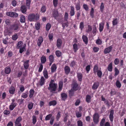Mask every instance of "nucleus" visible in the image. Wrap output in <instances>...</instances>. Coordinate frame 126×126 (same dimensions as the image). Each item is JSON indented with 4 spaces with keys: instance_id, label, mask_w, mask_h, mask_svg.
Returning a JSON list of instances; mask_svg holds the SVG:
<instances>
[{
    "instance_id": "e433bc0d",
    "label": "nucleus",
    "mask_w": 126,
    "mask_h": 126,
    "mask_svg": "<svg viewBox=\"0 0 126 126\" xmlns=\"http://www.w3.org/2000/svg\"><path fill=\"white\" fill-rule=\"evenodd\" d=\"M34 93V90L32 89L30 91L29 97L31 98L32 97Z\"/></svg>"
},
{
    "instance_id": "37998d69",
    "label": "nucleus",
    "mask_w": 126,
    "mask_h": 126,
    "mask_svg": "<svg viewBox=\"0 0 126 126\" xmlns=\"http://www.w3.org/2000/svg\"><path fill=\"white\" fill-rule=\"evenodd\" d=\"M97 74L98 77L100 78H101L102 75V72L100 70H99L97 72Z\"/></svg>"
},
{
    "instance_id": "58836bf2",
    "label": "nucleus",
    "mask_w": 126,
    "mask_h": 126,
    "mask_svg": "<svg viewBox=\"0 0 126 126\" xmlns=\"http://www.w3.org/2000/svg\"><path fill=\"white\" fill-rule=\"evenodd\" d=\"M78 77L79 81H81L82 79V75L81 73H78Z\"/></svg>"
},
{
    "instance_id": "7ed1b4c3",
    "label": "nucleus",
    "mask_w": 126,
    "mask_h": 126,
    "mask_svg": "<svg viewBox=\"0 0 126 126\" xmlns=\"http://www.w3.org/2000/svg\"><path fill=\"white\" fill-rule=\"evenodd\" d=\"M23 43L22 41H20L18 42L17 45V48L19 49V52L22 53L24 50L25 49V47L23 45Z\"/></svg>"
},
{
    "instance_id": "f704fd0d",
    "label": "nucleus",
    "mask_w": 126,
    "mask_h": 126,
    "mask_svg": "<svg viewBox=\"0 0 126 126\" xmlns=\"http://www.w3.org/2000/svg\"><path fill=\"white\" fill-rule=\"evenodd\" d=\"M53 15L55 18L56 19L58 16V12L57 11H54L53 12Z\"/></svg>"
},
{
    "instance_id": "c9c22d12",
    "label": "nucleus",
    "mask_w": 126,
    "mask_h": 126,
    "mask_svg": "<svg viewBox=\"0 0 126 126\" xmlns=\"http://www.w3.org/2000/svg\"><path fill=\"white\" fill-rule=\"evenodd\" d=\"M114 72L115 73L114 76L115 77H116L118 75L119 72V70L116 67L114 68Z\"/></svg>"
},
{
    "instance_id": "0e129e2a",
    "label": "nucleus",
    "mask_w": 126,
    "mask_h": 126,
    "mask_svg": "<svg viewBox=\"0 0 126 126\" xmlns=\"http://www.w3.org/2000/svg\"><path fill=\"white\" fill-rule=\"evenodd\" d=\"M10 111L9 110H5L3 111L4 114L6 115H7L10 113Z\"/></svg>"
},
{
    "instance_id": "7c9ffc66",
    "label": "nucleus",
    "mask_w": 126,
    "mask_h": 126,
    "mask_svg": "<svg viewBox=\"0 0 126 126\" xmlns=\"http://www.w3.org/2000/svg\"><path fill=\"white\" fill-rule=\"evenodd\" d=\"M116 85L117 87L118 88H120L121 86V83L118 80L116 81Z\"/></svg>"
},
{
    "instance_id": "4468645a",
    "label": "nucleus",
    "mask_w": 126,
    "mask_h": 126,
    "mask_svg": "<svg viewBox=\"0 0 126 126\" xmlns=\"http://www.w3.org/2000/svg\"><path fill=\"white\" fill-rule=\"evenodd\" d=\"M45 82V79L43 77H41V79L40 80V81L39 83L41 86H42L44 84Z\"/></svg>"
},
{
    "instance_id": "2eb2a0df",
    "label": "nucleus",
    "mask_w": 126,
    "mask_h": 126,
    "mask_svg": "<svg viewBox=\"0 0 126 126\" xmlns=\"http://www.w3.org/2000/svg\"><path fill=\"white\" fill-rule=\"evenodd\" d=\"M20 10L22 13H25L27 11L26 6L24 5H22L21 7Z\"/></svg>"
},
{
    "instance_id": "dca6fc26",
    "label": "nucleus",
    "mask_w": 126,
    "mask_h": 126,
    "mask_svg": "<svg viewBox=\"0 0 126 126\" xmlns=\"http://www.w3.org/2000/svg\"><path fill=\"white\" fill-rule=\"evenodd\" d=\"M64 70L65 73L66 74H68L70 71V69L68 66H65L64 68Z\"/></svg>"
},
{
    "instance_id": "bf43d9fd",
    "label": "nucleus",
    "mask_w": 126,
    "mask_h": 126,
    "mask_svg": "<svg viewBox=\"0 0 126 126\" xmlns=\"http://www.w3.org/2000/svg\"><path fill=\"white\" fill-rule=\"evenodd\" d=\"M28 96L27 94L25 93H23L21 95V97L24 98H27Z\"/></svg>"
},
{
    "instance_id": "79ce46f5",
    "label": "nucleus",
    "mask_w": 126,
    "mask_h": 126,
    "mask_svg": "<svg viewBox=\"0 0 126 126\" xmlns=\"http://www.w3.org/2000/svg\"><path fill=\"white\" fill-rule=\"evenodd\" d=\"M92 30V28L91 26L90 25H88V28L86 31V32H91Z\"/></svg>"
},
{
    "instance_id": "a878e982",
    "label": "nucleus",
    "mask_w": 126,
    "mask_h": 126,
    "mask_svg": "<svg viewBox=\"0 0 126 126\" xmlns=\"http://www.w3.org/2000/svg\"><path fill=\"white\" fill-rule=\"evenodd\" d=\"M82 38L85 44H87L88 43V38L85 35H83Z\"/></svg>"
},
{
    "instance_id": "a18cd8bd",
    "label": "nucleus",
    "mask_w": 126,
    "mask_h": 126,
    "mask_svg": "<svg viewBox=\"0 0 126 126\" xmlns=\"http://www.w3.org/2000/svg\"><path fill=\"white\" fill-rule=\"evenodd\" d=\"M55 54L57 56L59 57L62 55V53L59 51H56Z\"/></svg>"
},
{
    "instance_id": "f8f14e48",
    "label": "nucleus",
    "mask_w": 126,
    "mask_h": 126,
    "mask_svg": "<svg viewBox=\"0 0 126 126\" xmlns=\"http://www.w3.org/2000/svg\"><path fill=\"white\" fill-rule=\"evenodd\" d=\"M113 114L114 110H111L110 111V114L109 115L110 119L111 122L113 121Z\"/></svg>"
},
{
    "instance_id": "bb28decb",
    "label": "nucleus",
    "mask_w": 126,
    "mask_h": 126,
    "mask_svg": "<svg viewBox=\"0 0 126 126\" xmlns=\"http://www.w3.org/2000/svg\"><path fill=\"white\" fill-rule=\"evenodd\" d=\"M41 60L42 63H45L46 61V57L44 56H42L41 58Z\"/></svg>"
},
{
    "instance_id": "052dcab7",
    "label": "nucleus",
    "mask_w": 126,
    "mask_h": 126,
    "mask_svg": "<svg viewBox=\"0 0 126 126\" xmlns=\"http://www.w3.org/2000/svg\"><path fill=\"white\" fill-rule=\"evenodd\" d=\"M100 7L101 11L102 12L104 8V5L103 3H101Z\"/></svg>"
},
{
    "instance_id": "a211bd4d",
    "label": "nucleus",
    "mask_w": 126,
    "mask_h": 126,
    "mask_svg": "<svg viewBox=\"0 0 126 126\" xmlns=\"http://www.w3.org/2000/svg\"><path fill=\"white\" fill-rule=\"evenodd\" d=\"M71 10L70 11V14L71 16H73L75 14L74 8V7L71 6L70 7Z\"/></svg>"
},
{
    "instance_id": "3c124183",
    "label": "nucleus",
    "mask_w": 126,
    "mask_h": 126,
    "mask_svg": "<svg viewBox=\"0 0 126 126\" xmlns=\"http://www.w3.org/2000/svg\"><path fill=\"white\" fill-rule=\"evenodd\" d=\"M18 36L16 33H15L12 37V38L13 40H16L17 39Z\"/></svg>"
},
{
    "instance_id": "49530a36",
    "label": "nucleus",
    "mask_w": 126,
    "mask_h": 126,
    "mask_svg": "<svg viewBox=\"0 0 126 126\" xmlns=\"http://www.w3.org/2000/svg\"><path fill=\"white\" fill-rule=\"evenodd\" d=\"M99 70H98V66L96 65H95L94 68V73L96 74Z\"/></svg>"
},
{
    "instance_id": "20e7f679",
    "label": "nucleus",
    "mask_w": 126,
    "mask_h": 126,
    "mask_svg": "<svg viewBox=\"0 0 126 126\" xmlns=\"http://www.w3.org/2000/svg\"><path fill=\"white\" fill-rule=\"evenodd\" d=\"M6 15L10 17H16L18 16V14L16 13L13 12H8L6 13Z\"/></svg>"
},
{
    "instance_id": "c85d7f7f",
    "label": "nucleus",
    "mask_w": 126,
    "mask_h": 126,
    "mask_svg": "<svg viewBox=\"0 0 126 126\" xmlns=\"http://www.w3.org/2000/svg\"><path fill=\"white\" fill-rule=\"evenodd\" d=\"M112 63H110L108 65V70L109 71L111 72L112 71Z\"/></svg>"
},
{
    "instance_id": "e2e57ef3",
    "label": "nucleus",
    "mask_w": 126,
    "mask_h": 126,
    "mask_svg": "<svg viewBox=\"0 0 126 126\" xmlns=\"http://www.w3.org/2000/svg\"><path fill=\"white\" fill-rule=\"evenodd\" d=\"M46 11V7L45 6H43L41 9V11L42 13L45 12Z\"/></svg>"
},
{
    "instance_id": "c756f323",
    "label": "nucleus",
    "mask_w": 126,
    "mask_h": 126,
    "mask_svg": "<svg viewBox=\"0 0 126 126\" xmlns=\"http://www.w3.org/2000/svg\"><path fill=\"white\" fill-rule=\"evenodd\" d=\"M25 21V16L23 15H21L20 17V21L21 22L24 23Z\"/></svg>"
},
{
    "instance_id": "a19ab883",
    "label": "nucleus",
    "mask_w": 126,
    "mask_h": 126,
    "mask_svg": "<svg viewBox=\"0 0 126 126\" xmlns=\"http://www.w3.org/2000/svg\"><path fill=\"white\" fill-rule=\"evenodd\" d=\"M56 104V102L55 101H53L50 102L49 103V106H54Z\"/></svg>"
},
{
    "instance_id": "aec40b11",
    "label": "nucleus",
    "mask_w": 126,
    "mask_h": 126,
    "mask_svg": "<svg viewBox=\"0 0 126 126\" xmlns=\"http://www.w3.org/2000/svg\"><path fill=\"white\" fill-rule=\"evenodd\" d=\"M15 91V89L14 87L11 86L9 88V92L10 94H14Z\"/></svg>"
},
{
    "instance_id": "774afa93",
    "label": "nucleus",
    "mask_w": 126,
    "mask_h": 126,
    "mask_svg": "<svg viewBox=\"0 0 126 126\" xmlns=\"http://www.w3.org/2000/svg\"><path fill=\"white\" fill-rule=\"evenodd\" d=\"M53 2L54 6L55 7H56L58 4V0H53Z\"/></svg>"
},
{
    "instance_id": "8fccbe9b",
    "label": "nucleus",
    "mask_w": 126,
    "mask_h": 126,
    "mask_svg": "<svg viewBox=\"0 0 126 126\" xmlns=\"http://www.w3.org/2000/svg\"><path fill=\"white\" fill-rule=\"evenodd\" d=\"M51 27V25L49 23H47L46 26V30L48 31L49 30L50 28Z\"/></svg>"
},
{
    "instance_id": "338daca9",
    "label": "nucleus",
    "mask_w": 126,
    "mask_h": 126,
    "mask_svg": "<svg viewBox=\"0 0 126 126\" xmlns=\"http://www.w3.org/2000/svg\"><path fill=\"white\" fill-rule=\"evenodd\" d=\"M48 37L50 40H52L53 38V34L52 33H49L48 35Z\"/></svg>"
},
{
    "instance_id": "b1692460",
    "label": "nucleus",
    "mask_w": 126,
    "mask_h": 126,
    "mask_svg": "<svg viewBox=\"0 0 126 126\" xmlns=\"http://www.w3.org/2000/svg\"><path fill=\"white\" fill-rule=\"evenodd\" d=\"M57 67L56 65L55 64H53L51 67V71L52 72H55L56 69Z\"/></svg>"
},
{
    "instance_id": "4c0bfd02",
    "label": "nucleus",
    "mask_w": 126,
    "mask_h": 126,
    "mask_svg": "<svg viewBox=\"0 0 126 126\" xmlns=\"http://www.w3.org/2000/svg\"><path fill=\"white\" fill-rule=\"evenodd\" d=\"M35 28L37 30H39L40 27V23H36L35 25Z\"/></svg>"
},
{
    "instance_id": "393cba45",
    "label": "nucleus",
    "mask_w": 126,
    "mask_h": 126,
    "mask_svg": "<svg viewBox=\"0 0 126 126\" xmlns=\"http://www.w3.org/2000/svg\"><path fill=\"white\" fill-rule=\"evenodd\" d=\"M11 71V68L9 67H7L5 68L4 71L6 74H9L10 72Z\"/></svg>"
},
{
    "instance_id": "ea45409f",
    "label": "nucleus",
    "mask_w": 126,
    "mask_h": 126,
    "mask_svg": "<svg viewBox=\"0 0 126 126\" xmlns=\"http://www.w3.org/2000/svg\"><path fill=\"white\" fill-rule=\"evenodd\" d=\"M91 97L89 95H87L86 98V101L88 103L91 100Z\"/></svg>"
},
{
    "instance_id": "f257e3e1",
    "label": "nucleus",
    "mask_w": 126,
    "mask_h": 126,
    "mask_svg": "<svg viewBox=\"0 0 126 126\" xmlns=\"http://www.w3.org/2000/svg\"><path fill=\"white\" fill-rule=\"evenodd\" d=\"M39 18V15L37 14L34 13L30 14L28 16V19L31 22H35Z\"/></svg>"
},
{
    "instance_id": "c03bdc74",
    "label": "nucleus",
    "mask_w": 126,
    "mask_h": 126,
    "mask_svg": "<svg viewBox=\"0 0 126 126\" xmlns=\"http://www.w3.org/2000/svg\"><path fill=\"white\" fill-rule=\"evenodd\" d=\"M118 23V20L117 18H114L112 21V24L113 25H117Z\"/></svg>"
},
{
    "instance_id": "412c9836",
    "label": "nucleus",
    "mask_w": 126,
    "mask_h": 126,
    "mask_svg": "<svg viewBox=\"0 0 126 126\" xmlns=\"http://www.w3.org/2000/svg\"><path fill=\"white\" fill-rule=\"evenodd\" d=\"M104 24V23L103 22L100 23L99 24V30L100 32H102L103 30Z\"/></svg>"
},
{
    "instance_id": "69168bd1",
    "label": "nucleus",
    "mask_w": 126,
    "mask_h": 126,
    "mask_svg": "<svg viewBox=\"0 0 126 126\" xmlns=\"http://www.w3.org/2000/svg\"><path fill=\"white\" fill-rule=\"evenodd\" d=\"M78 126H83L82 123L80 120H79L77 121Z\"/></svg>"
},
{
    "instance_id": "423d86ee",
    "label": "nucleus",
    "mask_w": 126,
    "mask_h": 126,
    "mask_svg": "<svg viewBox=\"0 0 126 126\" xmlns=\"http://www.w3.org/2000/svg\"><path fill=\"white\" fill-rule=\"evenodd\" d=\"M10 29L11 30L15 31V32L18 31L19 30L18 26L17 24L13 25L11 26Z\"/></svg>"
},
{
    "instance_id": "09e8293b",
    "label": "nucleus",
    "mask_w": 126,
    "mask_h": 126,
    "mask_svg": "<svg viewBox=\"0 0 126 126\" xmlns=\"http://www.w3.org/2000/svg\"><path fill=\"white\" fill-rule=\"evenodd\" d=\"M84 23L83 22H81L80 23L79 25V28L80 29V30L82 31L83 29L84 28Z\"/></svg>"
},
{
    "instance_id": "1a4fd4ad",
    "label": "nucleus",
    "mask_w": 126,
    "mask_h": 126,
    "mask_svg": "<svg viewBox=\"0 0 126 126\" xmlns=\"http://www.w3.org/2000/svg\"><path fill=\"white\" fill-rule=\"evenodd\" d=\"M62 41L61 40L59 39L57 40V41L56 46L59 48H60L62 46Z\"/></svg>"
},
{
    "instance_id": "473e14b6",
    "label": "nucleus",
    "mask_w": 126,
    "mask_h": 126,
    "mask_svg": "<svg viewBox=\"0 0 126 126\" xmlns=\"http://www.w3.org/2000/svg\"><path fill=\"white\" fill-rule=\"evenodd\" d=\"M61 95L63 100H65L67 98V95L64 93H62L61 94Z\"/></svg>"
},
{
    "instance_id": "0eeeda50",
    "label": "nucleus",
    "mask_w": 126,
    "mask_h": 126,
    "mask_svg": "<svg viewBox=\"0 0 126 126\" xmlns=\"http://www.w3.org/2000/svg\"><path fill=\"white\" fill-rule=\"evenodd\" d=\"M112 47L111 46H110L106 48L104 51V53L105 54H107L110 52L111 51Z\"/></svg>"
},
{
    "instance_id": "6ab92c4d",
    "label": "nucleus",
    "mask_w": 126,
    "mask_h": 126,
    "mask_svg": "<svg viewBox=\"0 0 126 126\" xmlns=\"http://www.w3.org/2000/svg\"><path fill=\"white\" fill-rule=\"evenodd\" d=\"M21 120V118L20 117H19L16 119L15 123V125H21L20 122Z\"/></svg>"
},
{
    "instance_id": "ddd939ff",
    "label": "nucleus",
    "mask_w": 126,
    "mask_h": 126,
    "mask_svg": "<svg viewBox=\"0 0 126 126\" xmlns=\"http://www.w3.org/2000/svg\"><path fill=\"white\" fill-rule=\"evenodd\" d=\"M99 86V84L98 82H94L93 84L92 89L94 90H96Z\"/></svg>"
},
{
    "instance_id": "de8ad7c7",
    "label": "nucleus",
    "mask_w": 126,
    "mask_h": 126,
    "mask_svg": "<svg viewBox=\"0 0 126 126\" xmlns=\"http://www.w3.org/2000/svg\"><path fill=\"white\" fill-rule=\"evenodd\" d=\"M75 91L72 89L69 90V95L70 96H73L74 95V92Z\"/></svg>"
},
{
    "instance_id": "603ef678",
    "label": "nucleus",
    "mask_w": 126,
    "mask_h": 126,
    "mask_svg": "<svg viewBox=\"0 0 126 126\" xmlns=\"http://www.w3.org/2000/svg\"><path fill=\"white\" fill-rule=\"evenodd\" d=\"M49 59L50 62L53 63L54 60V57L52 55H50L49 57Z\"/></svg>"
},
{
    "instance_id": "72a5a7b5",
    "label": "nucleus",
    "mask_w": 126,
    "mask_h": 126,
    "mask_svg": "<svg viewBox=\"0 0 126 126\" xmlns=\"http://www.w3.org/2000/svg\"><path fill=\"white\" fill-rule=\"evenodd\" d=\"M31 2V0H26V5L27 7V8L30 9V4Z\"/></svg>"
},
{
    "instance_id": "9b49d317",
    "label": "nucleus",
    "mask_w": 126,
    "mask_h": 126,
    "mask_svg": "<svg viewBox=\"0 0 126 126\" xmlns=\"http://www.w3.org/2000/svg\"><path fill=\"white\" fill-rule=\"evenodd\" d=\"M43 73L44 77L46 79H47L48 78V72L46 68H44L43 71Z\"/></svg>"
},
{
    "instance_id": "2f4dec72",
    "label": "nucleus",
    "mask_w": 126,
    "mask_h": 126,
    "mask_svg": "<svg viewBox=\"0 0 126 126\" xmlns=\"http://www.w3.org/2000/svg\"><path fill=\"white\" fill-rule=\"evenodd\" d=\"M33 106V103L31 102H29L28 106V109L30 110L32 109Z\"/></svg>"
},
{
    "instance_id": "6e6552de",
    "label": "nucleus",
    "mask_w": 126,
    "mask_h": 126,
    "mask_svg": "<svg viewBox=\"0 0 126 126\" xmlns=\"http://www.w3.org/2000/svg\"><path fill=\"white\" fill-rule=\"evenodd\" d=\"M43 41V38L42 37L40 36L38 39L37 44L38 46L40 47Z\"/></svg>"
},
{
    "instance_id": "6e6d98bb",
    "label": "nucleus",
    "mask_w": 126,
    "mask_h": 126,
    "mask_svg": "<svg viewBox=\"0 0 126 126\" xmlns=\"http://www.w3.org/2000/svg\"><path fill=\"white\" fill-rule=\"evenodd\" d=\"M52 115L51 114H49L47 115L46 117L45 120L46 121L49 120L50 118L51 117Z\"/></svg>"
},
{
    "instance_id": "4d7b16f0",
    "label": "nucleus",
    "mask_w": 126,
    "mask_h": 126,
    "mask_svg": "<svg viewBox=\"0 0 126 126\" xmlns=\"http://www.w3.org/2000/svg\"><path fill=\"white\" fill-rule=\"evenodd\" d=\"M76 65V64L75 62L74 61H72L70 64V65L71 67H73L75 66Z\"/></svg>"
},
{
    "instance_id": "864d4df0",
    "label": "nucleus",
    "mask_w": 126,
    "mask_h": 126,
    "mask_svg": "<svg viewBox=\"0 0 126 126\" xmlns=\"http://www.w3.org/2000/svg\"><path fill=\"white\" fill-rule=\"evenodd\" d=\"M36 117L35 116H32V123L33 124H34L36 122Z\"/></svg>"
},
{
    "instance_id": "f03ea898",
    "label": "nucleus",
    "mask_w": 126,
    "mask_h": 126,
    "mask_svg": "<svg viewBox=\"0 0 126 126\" xmlns=\"http://www.w3.org/2000/svg\"><path fill=\"white\" fill-rule=\"evenodd\" d=\"M53 82V80H51L49 85V87L48 88L49 90L52 92L55 91L57 87V84L54 83Z\"/></svg>"
},
{
    "instance_id": "9d476101",
    "label": "nucleus",
    "mask_w": 126,
    "mask_h": 126,
    "mask_svg": "<svg viewBox=\"0 0 126 126\" xmlns=\"http://www.w3.org/2000/svg\"><path fill=\"white\" fill-rule=\"evenodd\" d=\"M73 86L72 87L71 89L74 91H76L78 89V84L76 82H75L73 83Z\"/></svg>"
},
{
    "instance_id": "680f3d73",
    "label": "nucleus",
    "mask_w": 126,
    "mask_h": 126,
    "mask_svg": "<svg viewBox=\"0 0 126 126\" xmlns=\"http://www.w3.org/2000/svg\"><path fill=\"white\" fill-rule=\"evenodd\" d=\"M94 9L93 8H91V10L90 12V15L92 18L94 16Z\"/></svg>"
},
{
    "instance_id": "13d9d810",
    "label": "nucleus",
    "mask_w": 126,
    "mask_h": 126,
    "mask_svg": "<svg viewBox=\"0 0 126 126\" xmlns=\"http://www.w3.org/2000/svg\"><path fill=\"white\" fill-rule=\"evenodd\" d=\"M75 7L77 10H79L80 8L79 4V3H77Z\"/></svg>"
},
{
    "instance_id": "5701e85b",
    "label": "nucleus",
    "mask_w": 126,
    "mask_h": 126,
    "mask_svg": "<svg viewBox=\"0 0 126 126\" xmlns=\"http://www.w3.org/2000/svg\"><path fill=\"white\" fill-rule=\"evenodd\" d=\"M16 104H13V103H11V105L9 106L10 110H13L14 108L16 107Z\"/></svg>"
},
{
    "instance_id": "4be33fe9",
    "label": "nucleus",
    "mask_w": 126,
    "mask_h": 126,
    "mask_svg": "<svg viewBox=\"0 0 126 126\" xmlns=\"http://www.w3.org/2000/svg\"><path fill=\"white\" fill-rule=\"evenodd\" d=\"M73 49L75 52H76L79 49L77 45L74 44L73 45Z\"/></svg>"
},
{
    "instance_id": "f3484780",
    "label": "nucleus",
    "mask_w": 126,
    "mask_h": 126,
    "mask_svg": "<svg viewBox=\"0 0 126 126\" xmlns=\"http://www.w3.org/2000/svg\"><path fill=\"white\" fill-rule=\"evenodd\" d=\"M29 61L28 60H27L26 61L24 62L23 66L25 69H27L28 68L29 66Z\"/></svg>"
},
{
    "instance_id": "cd10ccee",
    "label": "nucleus",
    "mask_w": 126,
    "mask_h": 126,
    "mask_svg": "<svg viewBox=\"0 0 126 126\" xmlns=\"http://www.w3.org/2000/svg\"><path fill=\"white\" fill-rule=\"evenodd\" d=\"M63 86V82L62 81H60L59 83V91H61L62 89Z\"/></svg>"
},
{
    "instance_id": "39448f33",
    "label": "nucleus",
    "mask_w": 126,
    "mask_h": 126,
    "mask_svg": "<svg viewBox=\"0 0 126 126\" xmlns=\"http://www.w3.org/2000/svg\"><path fill=\"white\" fill-rule=\"evenodd\" d=\"M99 116L97 113H95L94 115L93 119L94 122L95 123L97 124L99 122Z\"/></svg>"
},
{
    "instance_id": "5fc2aeb1",
    "label": "nucleus",
    "mask_w": 126,
    "mask_h": 126,
    "mask_svg": "<svg viewBox=\"0 0 126 126\" xmlns=\"http://www.w3.org/2000/svg\"><path fill=\"white\" fill-rule=\"evenodd\" d=\"M105 121V119L103 118L102 119L100 122V126H104V123Z\"/></svg>"
}]
</instances>
